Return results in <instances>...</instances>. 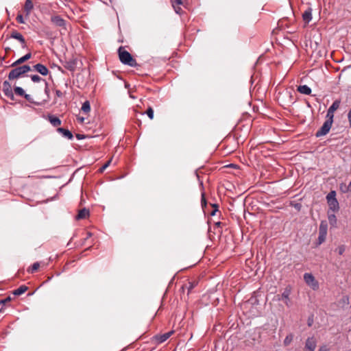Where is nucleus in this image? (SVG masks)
I'll return each instance as SVG.
<instances>
[{
    "label": "nucleus",
    "instance_id": "nucleus-1",
    "mask_svg": "<svg viewBox=\"0 0 351 351\" xmlns=\"http://www.w3.org/2000/svg\"><path fill=\"white\" fill-rule=\"evenodd\" d=\"M118 53L119 60L122 64L132 67H135L138 65L136 60L128 51L125 50L123 47L119 48Z\"/></svg>",
    "mask_w": 351,
    "mask_h": 351
},
{
    "label": "nucleus",
    "instance_id": "nucleus-20",
    "mask_svg": "<svg viewBox=\"0 0 351 351\" xmlns=\"http://www.w3.org/2000/svg\"><path fill=\"white\" fill-rule=\"evenodd\" d=\"M34 8V4L32 0H26L24 5V12H25V15L28 16L32 10Z\"/></svg>",
    "mask_w": 351,
    "mask_h": 351
},
{
    "label": "nucleus",
    "instance_id": "nucleus-3",
    "mask_svg": "<svg viewBox=\"0 0 351 351\" xmlns=\"http://www.w3.org/2000/svg\"><path fill=\"white\" fill-rule=\"evenodd\" d=\"M327 203L329 208L332 212L338 211L339 209V202L336 198V192L331 191L326 196Z\"/></svg>",
    "mask_w": 351,
    "mask_h": 351
},
{
    "label": "nucleus",
    "instance_id": "nucleus-46",
    "mask_svg": "<svg viewBox=\"0 0 351 351\" xmlns=\"http://www.w3.org/2000/svg\"><path fill=\"white\" fill-rule=\"evenodd\" d=\"M221 224H222V223H221V222H220V221H217V222H215V225L216 226H217V227H219Z\"/></svg>",
    "mask_w": 351,
    "mask_h": 351
},
{
    "label": "nucleus",
    "instance_id": "nucleus-33",
    "mask_svg": "<svg viewBox=\"0 0 351 351\" xmlns=\"http://www.w3.org/2000/svg\"><path fill=\"white\" fill-rule=\"evenodd\" d=\"M146 114H147V116L149 117V118L150 119H153L154 118V110L152 109V108L151 107H149L146 111Z\"/></svg>",
    "mask_w": 351,
    "mask_h": 351
},
{
    "label": "nucleus",
    "instance_id": "nucleus-6",
    "mask_svg": "<svg viewBox=\"0 0 351 351\" xmlns=\"http://www.w3.org/2000/svg\"><path fill=\"white\" fill-rule=\"evenodd\" d=\"M328 226L325 221H322L319 228L318 245L324 243L326 238Z\"/></svg>",
    "mask_w": 351,
    "mask_h": 351
},
{
    "label": "nucleus",
    "instance_id": "nucleus-48",
    "mask_svg": "<svg viewBox=\"0 0 351 351\" xmlns=\"http://www.w3.org/2000/svg\"><path fill=\"white\" fill-rule=\"evenodd\" d=\"M63 1H65V2H71V0H62Z\"/></svg>",
    "mask_w": 351,
    "mask_h": 351
},
{
    "label": "nucleus",
    "instance_id": "nucleus-38",
    "mask_svg": "<svg viewBox=\"0 0 351 351\" xmlns=\"http://www.w3.org/2000/svg\"><path fill=\"white\" fill-rule=\"evenodd\" d=\"M10 301H11V298L10 296H8V297L5 298V299L0 300V304H5V303L10 302Z\"/></svg>",
    "mask_w": 351,
    "mask_h": 351
},
{
    "label": "nucleus",
    "instance_id": "nucleus-4",
    "mask_svg": "<svg viewBox=\"0 0 351 351\" xmlns=\"http://www.w3.org/2000/svg\"><path fill=\"white\" fill-rule=\"evenodd\" d=\"M332 123L333 121L331 120L326 119L320 129L316 132L315 136L318 138L326 135L329 132Z\"/></svg>",
    "mask_w": 351,
    "mask_h": 351
},
{
    "label": "nucleus",
    "instance_id": "nucleus-51",
    "mask_svg": "<svg viewBox=\"0 0 351 351\" xmlns=\"http://www.w3.org/2000/svg\"><path fill=\"white\" fill-rule=\"evenodd\" d=\"M308 326H311V322H308Z\"/></svg>",
    "mask_w": 351,
    "mask_h": 351
},
{
    "label": "nucleus",
    "instance_id": "nucleus-21",
    "mask_svg": "<svg viewBox=\"0 0 351 351\" xmlns=\"http://www.w3.org/2000/svg\"><path fill=\"white\" fill-rule=\"evenodd\" d=\"M302 19L304 21L308 23L312 19V8H307L302 14Z\"/></svg>",
    "mask_w": 351,
    "mask_h": 351
},
{
    "label": "nucleus",
    "instance_id": "nucleus-18",
    "mask_svg": "<svg viewBox=\"0 0 351 351\" xmlns=\"http://www.w3.org/2000/svg\"><path fill=\"white\" fill-rule=\"evenodd\" d=\"M31 57H32V53H27L23 57L16 60L14 62H13L11 64V66H16L17 65L21 64L22 63H23V62H26L27 60H28L29 59H30Z\"/></svg>",
    "mask_w": 351,
    "mask_h": 351
},
{
    "label": "nucleus",
    "instance_id": "nucleus-42",
    "mask_svg": "<svg viewBox=\"0 0 351 351\" xmlns=\"http://www.w3.org/2000/svg\"><path fill=\"white\" fill-rule=\"evenodd\" d=\"M348 119L350 126L351 127V109L350 110V111L348 114Z\"/></svg>",
    "mask_w": 351,
    "mask_h": 351
},
{
    "label": "nucleus",
    "instance_id": "nucleus-26",
    "mask_svg": "<svg viewBox=\"0 0 351 351\" xmlns=\"http://www.w3.org/2000/svg\"><path fill=\"white\" fill-rule=\"evenodd\" d=\"M328 219L329 223L332 227H336L337 225V217L335 214H330L329 212H328Z\"/></svg>",
    "mask_w": 351,
    "mask_h": 351
},
{
    "label": "nucleus",
    "instance_id": "nucleus-49",
    "mask_svg": "<svg viewBox=\"0 0 351 351\" xmlns=\"http://www.w3.org/2000/svg\"><path fill=\"white\" fill-rule=\"evenodd\" d=\"M80 121H84V118L80 119Z\"/></svg>",
    "mask_w": 351,
    "mask_h": 351
},
{
    "label": "nucleus",
    "instance_id": "nucleus-37",
    "mask_svg": "<svg viewBox=\"0 0 351 351\" xmlns=\"http://www.w3.org/2000/svg\"><path fill=\"white\" fill-rule=\"evenodd\" d=\"M111 160H108L107 162H106L100 169L99 171L103 172L110 165Z\"/></svg>",
    "mask_w": 351,
    "mask_h": 351
},
{
    "label": "nucleus",
    "instance_id": "nucleus-44",
    "mask_svg": "<svg viewBox=\"0 0 351 351\" xmlns=\"http://www.w3.org/2000/svg\"><path fill=\"white\" fill-rule=\"evenodd\" d=\"M76 138L79 140L83 139L84 138V136L83 134H77Z\"/></svg>",
    "mask_w": 351,
    "mask_h": 351
},
{
    "label": "nucleus",
    "instance_id": "nucleus-45",
    "mask_svg": "<svg viewBox=\"0 0 351 351\" xmlns=\"http://www.w3.org/2000/svg\"><path fill=\"white\" fill-rule=\"evenodd\" d=\"M91 237H92V233L90 232H86V237L85 239H88V238H90Z\"/></svg>",
    "mask_w": 351,
    "mask_h": 351
},
{
    "label": "nucleus",
    "instance_id": "nucleus-16",
    "mask_svg": "<svg viewBox=\"0 0 351 351\" xmlns=\"http://www.w3.org/2000/svg\"><path fill=\"white\" fill-rule=\"evenodd\" d=\"M33 69L44 76L47 75L48 73H49V71L47 69V67L40 63H38V64L34 65Z\"/></svg>",
    "mask_w": 351,
    "mask_h": 351
},
{
    "label": "nucleus",
    "instance_id": "nucleus-36",
    "mask_svg": "<svg viewBox=\"0 0 351 351\" xmlns=\"http://www.w3.org/2000/svg\"><path fill=\"white\" fill-rule=\"evenodd\" d=\"M49 87H48V83L47 82H45V93L46 94L47 97L48 99H49L50 97V93H49Z\"/></svg>",
    "mask_w": 351,
    "mask_h": 351
},
{
    "label": "nucleus",
    "instance_id": "nucleus-15",
    "mask_svg": "<svg viewBox=\"0 0 351 351\" xmlns=\"http://www.w3.org/2000/svg\"><path fill=\"white\" fill-rule=\"evenodd\" d=\"M77 59L75 58L66 60L64 64V66L70 71H74L77 68Z\"/></svg>",
    "mask_w": 351,
    "mask_h": 351
},
{
    "label": "nucleus",
    "instance_id": "nucleus-31",
    "mask_svg": "<svg viewBox=\"0 0 351 351\" xmlns=\"http://www.w3.org/2000/svg\"><path fill=\"white\" fill-rule=\"evenodd\" d=\"M32 82L38 83L40 82L43 79L38 75H32L30 76Z\"/></svg>",
    "mask_w": 351,
    "mask_h": 351
},
{
    "label": "nucleus",
    "instance_id": "nucleus-34",
    "mask_svg": "<svg viewBox=\"0 0 351 351\" xmlns=\"http://www.w3.org/2000/svg\"><path fill=\"white\" fill-rule=\"evenodd\" d=\"M212 206H213V209L210 212V215L214 216V215H215L216 213L218 211V206L217 204H212Z\"/></svg>",
    "mask_w": 351,
    "mask_h": 351
},
{
    "label": "nucleus",
    "instance_id": "nucleus-11",
    "mask_svg": "<svg viewBox=\"0 0 351 351\" xmlns=\"http://www.w3.org/2000/svg\"><path fill=\"white\" fill-rule=\"evenodd\" d=\"M290 294H291V288L290 287H286L284 291L282 292L281 297L278 298L279 300L284 301L285 305L287 307L291 306V300H290Z\"/></svg>",
    "mask_w": 351,
    "mask_h": 351
},
{
    "label": "nucleus",
    "instance_id": "nucleus-8",
    "mask_svg": "<svg viewBox=\"0 0 351 351\" xmlns=\"http://www.w3.org/2000/svg\"><path fill=\"white\" fill-rule=\"evenodd\" d=\"M317 341L314 336L308 337L304 344L303 351H315L317 348Z\"/></svg>",
    "mask_w": 351,
    "mask_h": 351
},
{
    "label": "nucleus",
    "instance_id": "nucleus-13",
    "mask_svg": "<svg viewBox=\"0 0 351 351\" xmlns=\"http://www.w3.org/2000/svg\"><path fill=\"white\" fill-rule=\"evenodd\" d=\"M10 37L11 38H14L19 40L21 44L22 48L26 47V42L25 38L21 33L18 32L16 30H13L11 32Z\"/></svg>",
    "mask_w": 351,
    "mask_h": 351
},
{
    "label": "nucleus",
    "instance_id": "nucleus-17",
    "mask_svg": "<svg viewBox=\"0 0 351 351\" xmlns=\"http://www.w3.org/2000/svg\"><path fill=\"white\" fill-rule=\"evenodd\" d=\"M171 5L177 14H180L182 12L181 5H183V0H171Z\"/></svg>",
    "mask_w": 351,
    "mask_h": 351
},
{
    "label": "nucleus",
    "instance_id": "nucleus-30",
    "mask_svg": "<svg viewBox=\"0 0 351 351\" xmlns=\"http://www.w3.org/2000/svg\"><path fill=\"white\" fill-rule=\"evenodd\" d=\"M14 90L15 94L17 95H19V96H21V97L25 95V91H24V90L21 87L16 86L14 88Z\"/></svg>",
    "mask_w": 351,
    "mask_h": 351
},
{
    "label": "nucleus",
    "instance_id": "nucleus-28",
    "mask_svg": "<svg viewBox=\"0 0 351 351\" xmlns=\"http://www.w3.org/2000/svg\"><path fill=\"white\" fill-rule=\"evenodd\" d=\"M81 110L84 113H88L90 111V105L88 101H86L83 103Z\"/></svg>",
    "mask_w": 351,
    "mask_h": 351
},
{
    "label": "nucleus",
    "instance_id": "nucleus-14",
    "mask_svg": "<svg viewBox=\"0 0 351 351\" xmlns=\"http://www.w3.org/2000/svg\"><path fill=\"white\" fill-rule=\"evenodd\" d=\"M198 281L196 280H188L185 284H184L181 289L182 291H184L185 289L187 290V295H189L192 290L197 285Z\"/></svg>",
    "mask_w": 351,
    "mask_h": 351
},
{
    "label": "nucleus",
    "instance_id": "nucleus-43",
    "mask_svg": "<svg viewBox=\"0 0 351 351\" xmlns=\"http://www.w3.org/2000/svg\"><path fill=\"white\" fill-rule=\"evenodd\" d=\"M23 97H24L25 98V99H26V100H27V101H29L32 102V101H31V96H30L29 95H28V94H25V95H23Z\"/></svg>",
    "mask_w": 351,
    "mask_h": 351
},
{
    "label": "nucleus",
    "instance_id": "nucleus-23",
    "mask_svg": "<svg viewBox=\"0 0 351 351\" xmlns=\"http://www.w3.org/2000/svg\"><path fill=\"white\" fill-rule=\"evenodd\" d=\"M297 90L304 95H310L311 93V89L307 85H300L298 86Z\"/></svg>",
    "mask_w": 351,
    "mask_h": 351
},
{
    "label": "nucleus",
    "instance_id": "nucleus-9",
    "mask_svg": "<svg viewBox=\"0 0 351 351\" xmlns=\"http://www.w3.org/2000/svg\"><path fill=\"white\" fill-rule=\"evenodd\" d=\"M340 103V100L338 99L333 101L332 105L329 107V108L327 110L326 119L331 120V121H333L334 112L339 108Z\"/></svg>",
    "mask_w": 351,
    "mask_h": 351
},
{
    "label": "nucleus",
    "instance_id": "nucleus-41",
    "mask_svg": "<svg viewBox=\"0 0 351 351\" xmlns=\"http://www.w3.org/2000/svg\"><path fill=\"white\" fill-rule=\"evenodd\" d=\"M55 93H56V95L58 97H62L64 95L63 93L61 92L60 90H56Z\"/></svg>",
    "mask_w": 351,
    "mask_h": 351
},
{
    "label": "nucleus",
    "instance_id": "nucleus-22",
    "mask_svg": "<svg viewBox=\"0 0 351 351\" xmlns=\"http://www.w3.org/2000/svg\"><path fill=\"white\" fill-rule=\"evenodd\" d=\"M48 120L53 127H58L62 123L61 120L54 115H49Z\"/></svg>",
    "mask_w": 351,
    "mask_h": 351
},
{
    "label": "nucleus",
    "instance_id": "nucleus-19",
    "mask_svg": "<svg viewBox=\"0 0 351 351\" xmlns=\"http://www.w3.org/2000/svg\"><path fill=\"white\" fill-rule=\"evenodd\" d=\"M57 131L61 134L64 137L69 139V140H72L73 138V134L71 133V131H69V130L67 129H64L63 128H58L57 129Z\"/></svg>",
    "mask_w": 351,
    "mask_h": 351
},
{
    "label": "nucleus",
    "instance_id": "nucleus-12",
    "mask_svg": "<svg viewBox=\"0 0 351 351\" xmlns=\"http://www.w3.org/2000/svg\"><path fill=\"white\" fill-rule=\"evenodd\" d=\"M3 91L4 95L12 100L14 99V94L10 84L8 81L3 83Z\"/></svg>",
    "mask_w": 351,
    "mask_h": 351
},
{
    "label": "nucleus",
    "instance_id": "nucleus-24",
    "mask_svg": "<svg viewBox=\"0 0 351 351\" xmlns=\"http://www.w3.org/2000/svg\"><path fill=\"white\" fill-rule=\"evenodd\" d=\"M88 216L89 210L84 208L79 210L78 214L76 216V219L78 220L83 219L87 218Z\"/></svg>",
    "mask_w": 351,
    "mask_h": 351
},
{
    "label": "nucleus",
    "instance_id": "nucleus-25",
    "mask_svg": "<svg viewBox=\"0 0 351 351\" xmlns=\"http://www.w3.org/2000/svg\"><path fill=\"white\" fill-rule=\"evenodd\" d=\"M27 289L28 287L26 285H21L18 289L14 290L12 293L14 295L19 296L24 293Z\"/></svg>",
    "mask_w": 351,
    "mask_h": 351
},
{
    "label": "nucleus",
    "instance_id": "nucleus-40",
    "mask_svg": "<svg viewBox=\"0 0 351 351\" xmlns=\"http://www.w3.org/2000/svg\"><path fill=\"white\" fill-rule=\"evenodd\" d=\"M206 200L204 196V193L202 194V206H206Z\"/></svg>",
    "mask_w": 351,
    "mask_h": 351
},
{
    "label": "nucleus",
    "instance_id": "nucleus-32",
    "mask_svg": "<svg viewBox=\"0 0 351 351\" xmlns=\"http://www.w3.org/2000/svg\"><path fill=\"white\" fill-rule=\"evenodd\" d=\"M346 250V247L344 245H339L336 251L338 252L339 255H342Z\"/></svg>",
    "mask_w": 351,
    "mask_h": 351
},
{
    "label": "nucleus",
    "instance_id": "nucleus-7",
    "mask_svg": "<svg viewBox=\"0 0 351 351\" xmlns=\"http://www.w3.org/2000/svg\"><path fill=\"white\" fill-rule=\"evenodd\" d=\"M50 21L51 23L56 27H62L64 29H66V21L62 18L60 16L57 14H53L51 16Z\"/></svg>",
    "mask_w": 351,
    "mask_h": 351
},
{
    "label": "nucleus",
    "instance_id": "nucleus-27",
    "mask_svg": "<svg viewBox=\"0 0 351 351\" xmlns=\"http://www.w3.org/2000/svg\"><path fill=\"white\" fill-rule=\"evenodd\" d=\"M294 335L293 333L288 334L284 339L283 344L285 346H288L293 341Z\"/></svg>",
    "mask_w": 351,
    "mask_h": 351
},
{
    "label": "nucleus",
    "instance_id": "nucleus-35",
    "mask_svg": "<svg viewBox=\"0 0 351 351\" xmlns=\"http://www.w3.org/2000/svg\"><path fill=\"white\" fill-rule=\"evenodd\" d=\"M16 20L19 23H21V24L25 23V21H24V19H23V16L22 14H18L16 18Z\"/></svg>",
    "mask_w": 351,
    "mask_h": 351
},
{
    "label": "nucleus",
    "instance_id": "nucleus-5",
    "mask_svg": "<svg viewBox=\"0 0 351 351\" xmlns=\"http://www.w3.org/2000/svg\"><path fill=\"white\" fill-rule=\"evenodd\" d=\"M304 280L305 282L311 287L313 290H317L319 289V283L315 280V277L313 274L310 273H305L304 274Z\"/></svg>",
    "mask_w": 351,
    "mask_h": 351
},
{
    "label": "nucleus",
    "instance_id": "nucleus-39",
    "mask_svg": "<svg viewBox=\"0 0 351 351\" xmlns=\"http://www.w3.org/2000/svg\"><path fill=\"white\" fill-rule=\"evenodd\" d=\"M318 351H329V349L326 346L324 345L319 348Z\"/></svg>",
    "mask_w": 351,
    "mask_h": 351
},
{
    "label": "nucleus",
    "instance_id": "nucleus-47",
    "mask_svg": "<svg viewBox=\"0 0 351 351\" xmlns=\"http://www.w3.org/2000/svg\"><path fill=\"white\" fill-rule=\"evenodd\" d=\"M4 311V308L2 307L1 309H0V313H3Z\"/></svg>",
    "mask_w": 351,
    "mask_h": 351
},
{
    "label": "nucleus",
    "instance_id": "nucleus-29",
    "mask_svg": "<svg viewBox=\"0 0 351 351\" xmlns=\"http://www.w3.org/2000/svg\"><path fill=\"white\" fill-rule=\"evenodd\" d=\"M39 267H40V264H39V263H38V262H36V263H34L32 265V267H31L30 268H29V269H27V271H28L29 273L33 274V273L36 272V271L38 270V269L39 268Z\"/></svg>",
    "mask_w": 351,
    "mask_h": 351
},
{
    "label": "nucleus",
    "instance_id": "nucleus-2",
    "mask_svg": "<svg viewBox=\"0 0 351 351\" xmlns=\"http://www.w3.org/2000/svg\"><path fill=\"white\" fill-rule=\"evenodd\" d=\"M31 71L29 65H23L11 70L8 74L9 80H13L21 77L23 74Z\"/></svg>",
    "mask_w": 351,
    "mask_h": 351
},
{
    "label": "nucleus",
    "instance_id": "nucleus-50",
    "mask_svg": "<svg viewBox=\"0 0 351 351\" xmlns=\"http://www.w3.org/2000/svg\"><path fill=\"white\" fill-rule=\"evenodd\" d=\"M349 186L351 187V180H350V182L349 184Z\"/></svg>",
    "mask_w": 351,
    "mask_h": 351
},
{
    "label": "nucleus",
    "instance_id": "nucleus-10",
    "mask_svg": "<svg viewBox=\"0 0 351 351\" xmlns=\"http://www.w3.org/2000/svg\"><path fill=\"white\" fill-rule=\"evenodd\" d=\"M173 333L174 330H171L162 335H156L152 339L156 343L160 344L167 341Z\"/></svg>",
    "mask_w": 351,
    "mask_h": 351
}]
</instances>
